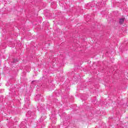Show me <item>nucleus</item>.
I'll return each mask as SVG.
<instances>
[{"instance_id": "nucleus-1", "label": "nucleus", "mask_w": 128, "mask_h": 128, "mask_svg": "<svg viewBox=\"0 0 128 128\" xmlns=\"http://www.w3.org/2000/svg\"><path fill=\"white\" fill-rule=\"evenodd\" d=\"M124 22V18H121L120 19L119 22L120 24H122V22Z\"/></svg>"}, {"instance_id": "nucleus-2", "label": "nucleus", "mask_w": 128, "mask_h": 128, "mask_svg": "<svg viewBox=\"0 0 128 128\" xmlns=\"http://www.w3.org/2000/svg\"><path fill=\"white\" fill-rule=\"evenodd\" d=\"M92 6H91V7H92Z\"/></svg>"}, {"instance_id": "nucleus-3", "label": "nucleus", "mask_w": 128, "mask_h": 128, "mask_svg": "<svg viewBox=\"0 0 128 128\" xmlns=\"http://www.w3.org/2000/svg\"><path fill=\"white\" fill-rule=\"evenodd\" d=\"M54 123H56V121H54Z\"/></svg>"}]
</instances>
